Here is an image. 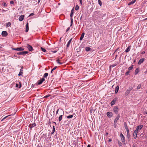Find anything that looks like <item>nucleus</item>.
Instances as JSON below:
<instances>
[{
    "mask_svg": "<svg viewBox=\"0 0 147 147\" xmlns=\"http://www.w3.org/2000/svg\"><path fill=\"white\" fill-rule=\"evenodd\" d=\"M26 47L30 51H32L33 50V49L32 47L30 46L28 44H26Z\"/></svg>",
    "mask_w": 147,
    "mask_h": 147,
    "instance_id": "423d86ee",
    "label": "nucleus"
},
{
    "mask_svg": "<svg viewBox=\"0 0 147 147\" xmlns=\"http://www.w3.org/2000/svg\"><path fill=\"white\" fill-rule=\"evenodd\" d=\"M9 116H10V115H8L7 116H6V117H5L3 118L1 120V121H3L4 119H6V118H7Z\"/></svg>",
    "mask_w": 147,
    "mask_h": 147,
    "instance_id": "ea45409f",
    "label": "nucleus"
},
{
    "mask_svg": "<svg viewBox=\"0 0 147 147\" xmlns=\"http://www.w3.org/2000/svg\"><path fill=\"white\" fill-rule=\"evenodd\" d=\"M57 67L56 66L55 67H54L52 69V71H54V70H55L56 68H57Z\"/></svg>",
    "mask_w": 147,
    "mask_h": 147,
    "instance_id": "3c124183",
    "label": "nucleus"
},
{
    "mask_svg": "<svg viewBox=\"0 0 147 147\" xmlns=\"http://www.w3.org/2000/svg\"><path fill=\"white\" fill-rule=\"evenodd\" d=\"M126 130L127 134V136H128V135H129V129H128Z\"/></svg>",
    "mask_w": 147,
    "mask_h": 147,
    "instance_id": "a19ab883",
    "label": "nucleus"
},
{
    "mask_svg": "<svg viewBox=\"0 0 147 147\" xmlns=\"http://www.w3.org/2000/svg\"><path fill=\"white\" fill-rule=\"evenodd\" d=\"M94 14L97 15L99 18H101L104 17L106 15V13L104 12H101L100 11H97L94 12Z\"/></svg>",
    "mask_w": 147,
    "mask_h": 147,
    "instance_id": "f257e3e1",
    "label": "nucleus"
},
{
    "mask_svg": "<svg viewBox=\"0 0 147 147\" xmlns=\"http://www.w3.org/2000/svg\"><path fill=\"white\" fill-rule=\"evenodd\" d=\"M98 3L100 5V6L101 5H102V2L100 0H98Z\"/></svg>",
    "mask_w": 147,
    "mask_h": 147,
    "instance_id": "58836bf2",
    "label": "nucleus"
},
{
    "mask_svg": "<svg viewBox=\"0 0 147 147\" xmlns=\"http://www.w3.org/2000/svg\"><path fill=\"white\" fill-rule=\"evenodd\" d=\"M1 34L3 36H6L8 34L6 31H3L2 32Z\"/></svg>",
    "mask_w": 147,
    "mask_h": 147,
    "instance_id": "f8f14e48",
    "label": "nucleus"
},
{
    "mask_svg": "<svg viewBox=\"0 0 147 147\" xmlns=\"http://www.w3.org/2000/svg\"><path fill=\"white\" fill-rule=\"evenodd\" d=\"M11 23L10 22H8L7 23L6 26L7 27H8L9 26H10L11 25Z\"/></svg>",
    "mask_w": 147,
    "mask_h": 147,
    "instance_id": "c756f323",
    "label": "nucleus"
},
{
    "mask_svg": "<svg viewBox=\"0 0 147 147\" xmlns=\"http://www.w3.org/2000/svg\"><path fill=\"white\" fill-rule=\"evenodd\" d=\"M140 71V69L139 68H138L136 69L135 70V71L134 72V74L135 75L137 74Z\"/></svg>",
    "mask_w": 147,
    "mask_h": 147,
    "instance_id": "a211bd4d",
    "label": "nucleus"
},
{
    "mask_svg": "<svg viewBox=\"0 0 147 147\" xmlns=\"http://www.w3.org/2000/svg\"><path fill=\"white\" fill-rule=\"evenodd\" d=\"M141 84H139L138 85V86H137V89H140V87H141Z\"/></svg>",
    "mask_w": 147,
    "mask_h": 147,
    "instance_id": "e433bc0d",
    "label": "nucleus"
},
{
    "mask_svg": "<svg viewBox=\"0 0 147 147\" xmlns=\"http://www.w3.org/2000/svg\"><path fill=\"white\" fill-rule=\"evenodd\" d=\"M73 14H70V17L72 18Z\"/></svg>",
    "mask_w": 147,
    "mask_h": 147,
    "instance_id": "4d7b16f0",
    "label": "nucleus"
},
{
    "mask_svg": "<svg viewBox=\"0 0 147 147\" xmlns=\"http://www.w3.org/2000/svg\"><path fill=\"white\" fill-rule=\"evenodd\" d=\"M138 131L136 129L135 131H134V138H135V137H137V133L138 132Z\"/></svg>",
    "mask_w": 147,
    "mask_h": 147,
    "instance_id": "2eb2a0df",
    "label": "nucleus"
},
{
    "mask_svg": "<svg viewBox=\"0 0 147 147\" xmlns=\"http://www.w3.org/2000/svg\"><path fill=\"white\" fill-rule=\"evenodd\" d=\"M90 49H91V48L89 47H86L85 48V50H86V51H90Z\"/></svg>",
    "mask_w": 147,
    "mask_h": 147,
    "instance_id": "a878e982",
    "label": "nucleus"
},
{
    "mask_svg": "<svg viewBox=\"0 0 147 147\" xmlns=\"http://www.w3.org/2000/svg\"><path fill=\"white\" fill-rule=\"evenodd\" d=\"M40 48L41 49V50L43 52H46V50L45 49L42 47H41Z\"/></svg>",
    "mask_w": 147,
    "mask_h": 147,
    "instance_id": "2f4dec72",
    "label": "nucleus"
},
{
    "mask_svg": "<svg viewBox=\"0 0 147 147\" xmlns=\"http://www.w3.org/2000/svg\"><path fill=\"white\" fill-rule=\"evenodd\" d=\"M80 2V4H82V0H79Z\"/></svg>",
    "mask_w": 147,
    "mask_h": 147,
    "instance_id": "052dcab7",
    "label": "nucleus"
},
{
    "mask_svg": "<svg viewBox=\"0 0 147 147\" xmlns=\"http://www.w3.org/2000/svg\"><path fill=\"white\" fill-rule=\"evenodd\" d=\"M34 13H32L30 14L29 15V16H34Z\"/></svg>",
    "mask_w": 147,
    "mask_h": 147,
    "instance_id": "a18cd8bd",
    "label": "nucleus"
},
{
    "mask_svg": "<svg viewBox=\"0 0 147 147\" xmlns=\"http://www.w3.org/2000/svg\"><path fill=\"white\" fill-rule=\"evenodd\" d=\"M72 38H71V39H70L69 40V41L68 42L67 44V47H68L69 46V45H70V44L71 41V40H72Z\"/></svg>",
    "mask_w": 147,
    "mask_h": 147,
    "instance_id": "aec40b11",
    "label": "nucleus"
},
{
    "mask_svg": "<svg viewBox=\"0 0 147 147\" xmlns=\"http://www.w3.org/2000/svg\"><path fill=\"white\" fill-rule=\"evenodd\" d=\"M133 65H132V66H131L129 67L128 68V69L130 71L133 68Z\"/></svg>",
    "mask_w": 147,
    "mask_h": 147,
    "instance_id": "c85d7f7f",
    "label": "nucleus"
},
{
    "mask_svg": "<svg viewBox=\"0 0 147 147\" xmlns=\"http://www.w3.org/2000/svg\"><path fill=\"white\" fill-rule=\"evenodd\" d=\"M10 3L11 4H13L14 3V2L13 1H10Z\"/></svg>",
    "mask_w": 147,
    "mask_h": 147,
    "instance_id": "8fccbe9b",
    "label": "nucleus"
},
{
    "mask_svg": "<svg viewBox=\"0 0 147 147\" xmlns=\"http://www.w3.org/2000/svg\"><path fill=\"white\" fill-rule=\"evenodd\" d=\"M120 117L119 114H118L117 117L115 118L114 121V123H116L117 122V121L119 119Z\"/></svg>",
    "mask_w": 147,
    "mask_h": 147,
    "instance_id": "9d476101",
    "label": "nucleus"
},
{
    "mask_svg": "<svg viewBox=\"0 0 147 147\" xmlns=\"http://www.w3.org/2000/svg\"><path fill=\"white\" fill-rule=\"evenodd\" d=\"M37 147H42V146H39V145H38Z\"/></svg>",
    "mask_w": 147,
    "mask_h": 147,
    "instance_id": "774afa93",
    "label": "nucleus"
},
{
    "mask_svg": "<svg viewBox=\"0 0 147 147\" xmlns=\"http://www.w3.org/2000/svg\"><path fill=\"white\" fill-rule=\"evenodd\" d=\"M119 108L117 106H116L114 107L113 111L115 113L117 114L118 112Z\"/></svg>",
    "mask_w": 147,
    "mask_h": 147,
    "instance_id": "0eeeda50",
    "label": "nucleus"
},
{
    "mask_svg": "<svg viewBox=\"0 0 147 147\" xmlns=\"http://www.w3.org/2000/svg\"><path fill=\"white\" fill-rule=\"evenodd\" d=\"M12 49L13 50H16L18 51H22L24 50V49L21 47L18 48H12Z\"/></svg>",
    "mask_w": 147,
    "mask_h": 147,
    "instance_id": "20e7f679",
    "label": "nucleus"
},
{
    "mask_svg": "<svg viewBox=\"0 0 147 147\" xmlns=\"http://www.w3.org/2000/svg\"><path fill=\"white\" fill-rule=\"evenodd\" d=\"M74 8H73L72 9V10H71V13L70 14H73L74 13Z\"/></svg>",
    "mask_w": 147,
    "mask_h": 147,
    "instance_id": "c03bdc74",
    "label": "nucleus"
},
{
    "mask_svg": "<svg viewBox=\"0 0 147 147\" xmlns=\"http://www.w3.org/2000/svg\"><path fill=\"white\" fill-rule=\"evenodd\" d=\"M53 130H52V132H51V134H53L55 132V126H53Z\"/></svg>",
    "mask_w": 147,
    "mask_h": 147,
    "instance_id": "cd10ccee",
    "label": "nucleus"
},
{
    "mask_svg": "<svg viewBox=\"0 0 147 147\" xmlns=\"http://www.w3.org/2000/svg\"><path fill=\"white\" fill-rule=\"evenodd\" d=\"M73 24V21H71V25L70 26H71Z\"/></svg>",
    "mask_w": 147,
    "mask_h": 147,
    "instance_id": "5fc2aeb1",
    "label": "nucleus"
},
{
    "mask_svg": "<svg viewBox=\"0 0 147 147\" xmlns=\"http://www.w3.org/2000/svg\"><path fill=\"white\" fill-rule=\"evenodd\" d=\"M57 109L56 112V116L58 114V112H59V109Z\"/></svg>",
    "mask_w": 147,
    "mask_h": 147,
    "instance_id": "49530a36",
    "label": "nucleus"
},
{
    "mask_svg": "<svg viewBox=\"0 0 147 147\" xmlns=\"http://www.w3.org/2000/svg\"><path fill=\"white\" fill-rule=\"evenodd\" d=\"M119 90V86H117L115 88V93L116 94L117 93Z\"/></svg>",
    "mask_w": 147,
    "mask_h": 147,
    "instance_id": "5701e85b",
    "label": "nucleus"
},
{
    "mask_svg": "<svg viewBox=\"0 0 147 147\" xmlns=\"http://www.w3.org/2000/svg\"><path fill=\"white\" fill-rule=\"evenodd\" d=\"M21 84H20L19 86V87L18 88H21Z\"/></svg>",
    "mask_w": 147,
    "mask_h": 147,
    "instance_id": "338daca9",
    "label": "nucleus"
},
{
    "mask_svg": "<svg viewBox=\"0 0 147 147\" xmlns=\"http://www.w3.org/2000/svg\"><path fill=\"white\" fill-rule=\"evenodd\" d=\"M2 5L4 7H6L7 6L6 4L5 3H3Z\"/></svg>",
    "mask_w": 147,
    "mask_h": 147,
    "instance_id": "79ce46f5",
    "label": "nucleus"
},
{
    "mask_svg": "<svg viewBox=\"0 0 147 147\" xmlns=\"http://www.w3.org/2000/svg\"><path fill=\"white\" fill-rule=\"evenodd\" d=\"M118 144L120 146H122V143L118 141Z\"/></svg>",
    "mask_w": 147,
    "mask_h": 147,
    "instance_id": "37998d69",
    "label": "nucleus"
},
{
    "mask_svg": "<svg viewBox=\"0 0 147 147\" xmlns=\"http://www.w3.org/2000/svg\"><path fill=\"white\" fill-rule=\"evenodd\" d=\"M124 127L125 128L126 130L128 129V127H127V124L125 122L124 123Z\"/></svg>",
    "mask_w": 147,
    "mask_h": 147,
    "instance_id": "bb28decb",
    "label": "nucleus"
},
{
    "mask_svg": "<svg viewBox=\"0 0 147 147\" xmlns=\"http://www.w3.org/2000/svg\"><path fill=\"white\" fill-rule=\"evenodd\" d=\"M111 141H112L111 139H109L108 140L109 142H111Z\"/></svg>",
    "mask_w": 147,
    "mask_h": 147,
    "instance_id": "69168bd1",
    "label": "nucleus"
},
{
    "mask_svg": "<svg viewBox=\"0 0 147 147\" xmlns=\"http://www.w3.org/2000/svg\"><path fill=\"white\" fill-rule=\"evenodd\" d=\"M73 117V115H68L67 116V119L71 118H72Z\"/></svg>",
    "mask_w": 147,
    "mask_h": 147,
    "instance_id": "7c9ffc66",
    "label": "nucleus"
},
{
    "mask_svg": "<svg viewBox=\"0 0 147 147\" xmlns=\"http://www.w3.org/2000/svg\"><path fill=\"white\" fill-rule=\"evenodd\" d=\"M145 53V52L144 51H143L142 52V54H144Z\"/></svg>",
    "mask_w": 147,
    "mask_h": 147,
    "instance_id": "680f3d73",
    "label": "nucleus"
},
{
    "mask_svg": "<svg viewBox=\"0 0 147 147\" xmlns=\"http://www.w3.org/2000/svg\"><path fill=\"white\" fill-rule=\"evenodd\" d=\"M131 47V46H129L127 47V49H126V50L125 51V52L127 53V52H128L129 51H130V50Z\"/></svg>",
    "mask_w": 147,
    "mask_h": 147,
    "instance_id": "412c9836",
    "label": "nucleus"
},
{
    "mask_svg": "<svg viewBox=\"0 0 147 147\" xmlns=\"http://www.w3.org/2000/svg\"><path fill=\"white\" fill-rule=\"evenodd\" d=\"M135 2H136L135 0L133 1H131L130 2H129V3H128V5H130L134 3Z\"/></svg>",
    "mask_w": 147,
    "mask_h": 147,
    "instance_id": "393cba45",
    "label": "nucleus"
},
{
    "mask_svg": "<svg viewBox=\"0 0 147 147\" xmlns=\"http://www.w3.org/2000/svg\"><path fill=\"white\" fill-rule=\"evenodd\" d=\"M51 95H50V94H48L46 96H45L44 97L45 98H47L48 97H49V96H50Z\"/></svg>",
    "mask_w": 147,
    "mask_h": 147,
    "instance_id": "09e8293b",
    "label": "nucleus"
},
{
    "mask_svg": "<svg viewBox=\"0 0 147 147\" xmlns=\"http://www.w3.org/2000/svg\"><path fill=\"white\" fill-rule=\"evenodd\" d=\"M144 60V58L140 59L138 62V65L141 64L142 63Z\"/></svg>",
    "mask_w": 147,
    "mask_h": 147,
    "instance_id": "4468645a",
    "label": "nucleus"
},
{
    "mask_svg": "<svg viewBox=\"0 0 147 147\" xmlns=\"http://www.w3.org/2000/svg\"><path fill=\"white\" fill-rule=\"evenodd\" d=\"M133 88L132 87H129V89L127 90L125 92V96H127L130 93V91L132 90Z\"/></svg>",
    "mask_w": 147,
    "mask_h": 147,
    "instance_id": "7ed1b4c3",
    "label": "nucleus"
},
{
    "mask_svg": "<svg viewBox=\"0 0 147 147\" xmlns=\"http://www.w3.org/2000/svg\"><path fill=\"white\" fill-rule=\"evenodd\" d=\"M70 20H71V21H73V20L72 19V18H71Z\"/></svg>",
    "mask_w": 147,
    "mask_h": 147,
    "instance_id": "13d9d810",
    "label": "nucleus"
},
{
    "mask_svg": "<svg viewBox=\"0 0 147 147\" xmlns=\"http://www.w3.org/2000/svg\"><path fill=\"white\" fill-rule=\"evenodd\" d=\"M133 147H136V146L135 144H134L133 145Z\"/></svg>",
    "mask_w": 147,
    "mask_h": 147,
    "instance_id": "e2e57ef3",
    "label": "nucleus"
},
{
    "mask_svg": "<svg viewBox=\"0 0 147 147\" xmlns=\"http://www.w3.org/2000/svg\"><path fill=\"white\" fill-rule=\"evenodd\" d=\"M23 73V70L22 69H20V73H19L18 74V76H20L22 75Z\"/></svg>",
    "mask_w": 147,
    "mask_h": 147,
    "instance_id": "b1692460",
    "label": "nucleus"
},
{
    "mask_svg": "<svg viewBox=\"0 0 147 147\" xmlns=\"http://www.w3.org/2000/svg\"><path fill=\"white\" fill-rule=\"evenodd\" d=\"M45 80V79L44 78L40 79V80L38 81L37 83L38 85H40L41 84L42 82Z\"/></svg>",
    "mask_w": 147,
    "mask_h": 147,
    "instance_id": "6e6552de",
    "label": "nucleus"
},
{
    "mask_svg": "<svg viewBox=\"0 0 147 147\" xmlns=\"http://www.w3.org/2000/svg\"><path fill=\"white\" fill-rule=\"evenodd\" d=\"M24 16L21 15V16L19 18V20L20 21H22L24 19Z\"/></svg>",
    "mask_w": 147,
    "mask_h": 147,
    "instance_id": "6ab92c4d",
    "label": "nucleus"
},
{
    "mask_svg": "<svg viewBox=\"0 0 147 147\" xmlns=\"http://www.w3.org/2000/svg\"><path fill=\"white\" fill-rule=\"evenodd\" d=\"M16 87H18V85L17 84H16Z\"/></svg>",
    "mask_w": 147,
    "mask_h": 147,
    "instance_id": "bf43d9fd",
    "label": "nucleus"
},
{
    "mask_svg": "<svg viewBox=\"0 0 147 147\" xmlns=\"http://www.w3.org/2000/svg\"><path fill=\"white\" fill-rule=\"evenodd\" d=\"M87 147H90V144H88Z\"/></svg>",
    "mask_w": 147,
    "mask_h": 147,
    "instance_id": "0e129e2a",
    "label": "nucleus"
},
{
    "mask_svg": "<svg viewBox=\"0 0 147 147\" xmlns=\"http://www.w3.org/2000/svg\"><path fill=\"white\" fill-rule=\"evenodd\" d=\"M60 60L59 59H58L57 61H56L59 64H62V63H61L60 62H59V61H60Z\"/></svg>",
    "mask_w": 147,
    "mask_h": 147,
    "instance_id": "f704fd0d",
    "label": "nucleus"
},
{
    "mask_svg": "<svg viewBox=\"0 0 147 147\" xmlns=\"http://www.w3.org/2000/svg\"><path fill=\"white\" fill-rule=\"evenodd\" d=\"M85 33L84 32H83L81 36H80V40H82L83 38H84V35Z\"/></svg>",
    "mask_w": 147,
    "mask_h": 147,
    "instance_id": "4be33fe9",
    "label": "nucleus"
},
{
    "mask_svg": "<svg viewBox=\"0 0 147 147\" xmlns=\"http://www.w3.org/2000/svg\"><path fill=\"white\" fill-rule=\"evenodd\" d=\"M120 137H121V138H124L123 135L122 134V133H121V134Z\"/></svg>",
    "mask_w": 147,
    "mask_h": 147,
    "instance_id": "de8ad7c7",
    "label": "nucleus"
},
{
    "mask_svg": "<svg viewBox=\"0 0 147 147\" xmlns=\"http://www.w3.org/2000/svg\"><path fill=\"white\" fill-rule=\"evenodd\" d=\"M28 52L27 51H24L22 52H20L17 53V54L18 55H25L26 54L28 53Z\"/></svg>",
    "mask_w": 147,
    "mask_h": 147,
    "instance_id": "39448f33",
    "label": "nucleus"
},
{
    "mask_svg": "<svg viewBox=\"0 0 147 147\" xmlns=\"http://www.w3.org/2000/svg\"><path fill=\"white\" fill-rule=\"evenodd\" d=\"M107 115L108 117L110 118L112 117L113 114L111 112L109 111L107 113Z\"/></svg>",
    "mask_w": 147,
    "mask_h": 147,
    "instance_id": "1a4fd4ad",
    "label": "nucleus"
},
{
    "mask_svg": "<svg viewBox=\"0 0 147 147\" xmlns=\"http://www.w3.org/2000/svg\"><path fill=\"white\" fill-rule=\"evenodd\" d=\"M51 52H52L53 53H55L56 52H57V51H51Z\"/></svg>",
    "mask_w": 147,
    "mask_h": 147,
    "instance_id": "603ef678",
    "label": "nucleus"
},
{
    "mask_svg": "<svg viewBox=\"0 0 147 147\" xmlns=\"http://www.w3.org/2000/svg\"><path fill=\"white\" fill-rule=\"evenodd\" d=\"M28 25H29L28 23V22H27L26 25V32H28L29 30Z\"/></svg>",
    "mask_w": 147,
    "mask_h": 147,
    "instance_id": "f3484780",
    "label": "nucleus"
},
{
    "mask_svg": "<svg viewBox=\"0 0 147 147\" xmlns=\"http://www.w3.org/2000/svg\"><path fill=\"white\" fill-rule=\"evenodd\" d=\"M117 98H114L113 100L111 102V105H113L115 104V102L117 100Z\"/></svg>",
    "mask_w": 147,
    "mask_h": 147,
    "instance_id": "ddd939ff",
    "label": "nucleus"
},
{
    "mask_svg": "<svg viewBox=\"0 0 147 147\" xmlns=\"http://www.w3.org/2000/svg\"><path fill=\"white\" fill-rule=\"evenodd\" d=\"M130 73L129 71H127L125 73V75L126 76L128 74H129Z\"/></svg>",
    "mask_w": 147,
    "mask_h": 147,
    "instance_id": "4c0bfd02",
    "label": "nucleus"
},
{
    "mask_svg": "<svg viewBox=\"0 0 147 147\" xmlns=\"http://www.w3.org/2000/svg\"><path fill=\"white\" fill-rule=\"evenodd\" d=\"M79 9V6H78V5H76V7H75V10H78Z\"/></svg>",
    "mask_w": 147,
    "mask_h": 147,
    "instance_id": "c9c22d12",
    "label": "nucleus"
},
{
    "mask_svg": "<svg viewBox=\"0 0 147 147\" xmlns=\"http://www.w3.org/2000/svg\"><path fill=\"white\" fill-rule=\"evenodd\" d=\"M143 126V125H140L137 126L136 127V129L138 131H140L142 128Z\"/></svg>",
    "mask_w": 147,
    "mask_h": 147,
    "instance_id": "9b49d317",
    "label": "nucleus"
},
{
    "mask_svg": "<svg viewBox=\"0 0 147 147\" xmlns=\"http://www.w3.org/2000/svg\"><path fill=\"white\" fill-rule=\"evenodd\" d=\"M36 125V124L35 123H34L32 124H30L29 126L30 127V129H32V128L35 126Z\"/></svg>",
    "mask_w": 147,
    "mask_h": 147,
    "instance_id": "dca6fc26",
    "label": "nucleus"
},
{
    "mask_svg": "<svg viewBox=\"0 0 147 147\" xmlns=\"http://www.w3.org/2000/svg\"><path fill=\"white\" fill-rule=\"evenodd\" d=\"M48 73H45L43 77L46 78L48 76Z\"/></svg>",
    "mask_w": 147,
    "mask_h": 147,
    "instance_id": "473e14b6",
    "label": "nucleus"
},
{
    "mask_svg": "<svg viewBox=\"0 0 147 147\" xmlns=\"http://www.w3.org/2000/svg\"><path fill=\"white\" fill-rule=\"evenodd\" d=\"M70 29V27H68L67 29V30H66V32H67L68 30H69Z\"/></svg>",
    "mask_w": 147,
    "mask_h": 147,
    "instance_id": "864d4df0",
    "label": "nucleus"
},
{
    "mask_svg": "<svg viewBox=\"0 0 147 147\" xmlns=\"http://www.w3.org/2000/svg\"><path fill=\"white\" fill-rule=\"evenodd\" d=\"M59 111L61 114V115L59 116V121H61L62 119V116L64 115V112L61 109H59Z\"/></svg>",
    "mask_w": 147,
    "mask_h": 147,
    "instance_id": "f03ea898",
    "label": "nucleus"
},
{
    "mask_svg": "<svg viewBox=\"0 0 147 147\" xmlns=\"http://www.w3.org/2000/svg\"><path fill=\"white\" fill-rule=\"evenodd\" d=\"M121 139L123 144H125L126 143L125 141V138H121Z\"/></svg>",
    "mask_w": 147,
    "mask_h": 147,
    "instance_id": "72a5a7b5",
    "label": "nucleus"
},
{
    "mask_svg": "<svg viewBox=\"0 0 147 147\" xmlns=\"http://www.w3.org/2000/svg\"><path fill=\"white\" fill-rule=\"evenodd\" d=\"M144 114H147V112L146 111H144Z\"/></svg>",
    "mask_w": 147,
    "mask_h": 147,
    "instance_id": "6e6d98bb",
    "label": "nucleus"
}]
</instances>
